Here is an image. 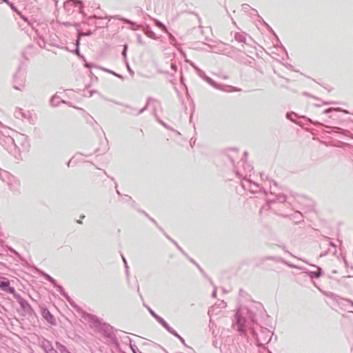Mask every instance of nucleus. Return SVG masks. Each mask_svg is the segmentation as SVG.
Segmentation results:
<instances>
[{
	"label": "nucleus",
	"mask_w": 353,
	"mask_h": 353,
	"mask_svg": "<svg viewBox=\"0 0 353 353\" xmlns=\"http://www.w3.org/2000/svg\"><path fill=\"white\" fill-rule=\"evenodd\" d=\"M52 353H57L56 352H52Z\"/></svg>",
	"instance_id": "nucleus-4"
},
{
	"label": "nucleus",
	"mask_w": 353,
	"mask_h": 353,
	"mask_svg": "<svg viewBox=\"0 0 353 353\" xmlns=\"http://www.w3.org/2000/svg\"><path fill=\"white\" fill-rule=\"evenodd\" d=\"M58 349L61 353H70L63 345H60Z\"/></svg>",
	"instance_id": "nucleus-3"
},
{
	"label": "nucleus",
	"mask_w": 353,
	"mask_h": 353,
	"mask_svg": "<svg viewBox=\"0 0 353 353\" xmlns=\"http://www.w3.org/2000/svg\"><path fill=\"white\" fill-rule=\"evenodd\" d=\"M42 316L51 324H54L55 319L53 317V316L50 314V312L47 310H44L42 312Z\"/></svg>",
	"instance_id": "nucleus-2"
},
{
	"label": "nucleus",
	"mask_w": 353,
	"mask_h": 353,
	"mask_svg": "<svg viewBox=\"0 0 353 353\" xmlns=\"http://www.w3.org/2000/svg\"><path fill=\"white\" fill-rule=\"evenodd\" d=\"M0 288L10 293H13L14 292V289L10 287V281L6 278H0Z\"/></svg>",
	"instance_id": "nucleus-1"
}]
</instances>
